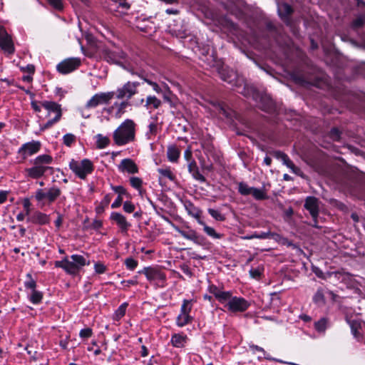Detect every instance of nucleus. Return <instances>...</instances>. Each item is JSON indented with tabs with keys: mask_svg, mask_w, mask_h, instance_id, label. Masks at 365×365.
Returning <instances> with one entry per match:
<instances>
[{
	"mask_svg": "<svg viewBox=\"0 0 365 365\" xmlns=\"http://www.w3.org/2000/svg\"><path fill=\"white\" fill-rule=\"evenodd\" d=\"M346 320L350 325L352 334L356 338L358 337V329L361 327V323L358 320L355 319L351 320L347 319Z\"/></svg>",
	"mask_w": 365,
	"mask_h": 365,
	"instance_id": "42",
	"label": "nucleus"
},
{
	"mask_svg": "<svg viewBox=\"0 0 365 365\" xmlns=\"http://www.w3.org/2000/svg\"><path fill=\"white\" fill-rule=\"evenodd\" d=\"M170 343L174 347H182V335L180 334H174L171 337Z\"/></svg>",
	"mask_w": 365,
	"mask_h": 365,
	"instance_id": "41",
	"label": "nucleus"
},
{
	"mask_svg": "<svg viewBox=\"0 0 365 365\" xmlns=\"http://www.w3.org/2000/svg\"><path fill=\"white\" fill-rule=\"evenodd\" d=\"M135 139V123L127 119L113 133V140L118 145H124Z\"/></svg>",
	"mask_w": 365,
	"mask_h": 365,
	"instance_id": "3",
	"label": "nucleus"
},
{
	"mask_svg": "<svg viewBox=\"0 0 365 365\" xmlns=\"http://www.w3.org/2000/svg\"><path fill=\"white\" fill-rule=\"evenodd\" d=\"M31 294L30 296L29 297V301L33 304H39L41 303L42 302V299H43V294L42 292H40L38 290H34V291H32L31 292Z\"/></svg>",
	"mask_w": 365,
	"mask_h": 365,
	"instance_id": "31",
	"label": "nucleus"
},
{
	"mask_svg": "<svg viewBox=\"0 0 365 365\" xmlns=\"http://www.w3.org/2000/svg\"><path fill=\"white\" fill-rule=\"evenodd\" d=\"M286 166L287 168H289L292 172L302 178H304V173L302 172V170H300L299 168L297 167L294 165V164L293 163V162L290 160L289 161H288V163H287Z\"/></svg>",
	"mask_w": 365,
	"mask_h": 365,
	"instance_id": "47",
	"label": "nucleus"
},
{
	"mask_svg": "<svg viewBox=\"0 0 365 365\" xmlns=\"http://www.w3.org/2000/svg\"><path fill=\"white\" fill-rule=\"evenodd\" d=\"M238 192L242 195H251L257 200H262L267 198V195L264 190L259 189L249 186L247 183L241 182L238 184Z\"/></svg>",
	"mask_w": 365,
	"mask_h": 365,
	"instance_id": "14",
	"label": "nucleus"
},
{
	"mask_svg": "<svg viewBox=\"0 0 365 365\" xmlns=\"http://www.w3.org/2000/svg\"><path fill=\"white\" fill-rule=\"evenodd\" d=\"M0 48L8 55L15 53L12 36L8 34L6 28L2 25H0Z\"/></svg>",
	"mask_w": 365,
	"mask_h": 365,
	"instance_id": "13",
	"label": "nucleus"
},
{
	"mask_svg": "<svg viewBox=\"0 0 365 365\" xmlns=\"http://www.w3.org/2000/svg\"><path fill=\"white\" fill-rule=\"evenodd\" d=\"M90 262L86 257L80 255H72L70 259L66 257L61 261L55 262L56 267L63 268L68 274H76L81 269L88 265Z\"/></svg>",
	"mask_w": 365,
	"mask_h": 365,
	"instance_id": "4",
	"label": "nucleus"
},
{
	"mask_svg": "<svg viewBox=\"0 0 365 365\" xmlns=\"http://www.w3.org/2000/svg\"><path fill=\"white\" fill-rule=\"evenodd\" d=\"M118 170L120 172H127L130 174H135L138 173V167L136 163L130 158L123 159L118 165Z\"/></svg>",
	"mask_w": 365,
	"mask_h": 365,
	"instance_id": "19",
	"label": "nucleus"
},
{
	"mask_svg": "<svg viewBox=\"0 0 365 365\" xmlns=\"http://www.w3.org/2000/svg\"><path fill=\"white\" fill-rule=\"evenodd\" d=\"M329 325V319L326 317H323L314 323V329L317 332L324 334Z\"/></svg>",
	"mask_w": 365,
	"mask_h": 365,
	"instance_id": "28",
	"label": "nucleus"
},
{
	"mask_svg": "<svg viewBox=\"0 0 365 365\" xmlns=\"http://www.w3.org/2000/svg\"><path fill=\"white\" fill-rule=\"evenodd\" d=\"M9 192L6 190L0 191V204H3L6 201Z\"/></svg>",
	"mask_w": 365,
	"mask_h": 365,
	"instance_id": "61",
	"label": "nucleus"
},
{
	"mask_svg": "<svg viewBox=\"0 0 365 365\" xmlns=\"http://www.w3.org/2000/svg\"><path fill=\"white\" fill-rule=\"evenodd\" d=\"M93 329L90 327L82 329L79 332V336L82 339H87L92 336Z\"/></svg>",
	"mask_w": 365,
	"mask_h": 365,
	"instance_id": "48",
	"label": "nucleus"
},
{
	"mask_svg": "<svg viewBox=\"0 0 365 365\" xmlns=\"http://www.w3.org/2000/svg\"><path fill=\"white\" fill-rule=\"evenodd\" d=\"M24 284L26 290H30L31 292L36 290L37 279H34L32 275H26Z\"/></svg>",
	"mask_w": 365,
	"mask_h": 365,
	"instance_id": "32",
	"label": "nucleus"
},
{
	"mask_svg": "<svg viewBox=\"0 0 365 365\" xmlns=\"http://www.w3.org/2000/svg\"><path fill=\"white\" fill-rule=\"evenodd\" d=\"M103 227V222L100 220H94L91 227L95 230H98Z\"/></svg>",
	"mask_w": 365,
	"mask_h": 365,
	"instance_id": "57",
	"label": "nucleus"
},
{
	"mask_svg": "<svg viewBox=\"0 0 365 365\" xmlns=\"http://www.w3.org/2000/svg\"><path fill=\"white\" fill-rule=\"evenodd\" d=\"M365 24V15H361L359 17H357L354 21H353V26L356 29L361 27Z\"/></svg>",
	"mask_w": 365,
	"mask_h": 365,
	"instance_id": "51",
	"label": "nucleus"
},
{
	"mask_svg": "<svg viewBox=\"0 0 365 365\" xmlns=\"http://www.w3.org/2000/svg\"><path fill=\"white\" fill-rule=\"evenodd\" d=\"M53 162V158L50 155L43 154L38 155L30 161L33 165L31 168L24 169V173L27 179L37 180L42 178L48 170H52L48 165Z\"/></svg>",
	"mask_w": 365,
	"mask_h": 365,
	"instance_id": "2",
	"label": "nucleus"
},
{
	"mask_svg": "<svg viewBox=\"0 0 365 365\" xmlns=\"http://www.w3.org/2000/svg\"><path fill=\"white\" fill-rule=\"evenodd\" d=\"M338 297L332 292L326 289H319L313 297L314 302L319 307L336 302Z\"/></svg>",
	"mask_w": 365,
	"mask_h": 365,
	"instance_id": "15",
	"label": "nucleus"
},
{
	"mask_svg": "<svg viewBox=\"0 0 365 365\" xmlns=\"http://www.w3.org/2000/svg\"><path fill=\"white\" fill-rule=\"evenodd\" d=\"M96 138V147L98 149L106 148L110 144V139L101 134H98Z\"/></svg>",
	"mask_w": 365,
	"mask_h": 365,
	"instance_id": "35",
	"label": "nucleus"
},
{
	"mask_svg": "<svg viewBox=\"0 0 365 365\" xmlns=\"http://www.w3.org/2000/svg\"><path fill=\"white\" fill-rule=\"evenodd\" d=\"M115 3L119 4V6L125 9L126 10L129 9L130 8V5L129 3L126 1V0H113Z\"/></svg>",
	"mask_w": 365,
	"mask_h": 365,
	"instance_id": "60",
	"label": "nucleus"
},
{
	"mask_svg": "<svg viewBox=\"0 0 365 365\" xmlns=\"http://www.w3.org/2000/svg\"><path fill=\"white\" fill-rule=\"evenodd\" d=\"M184 239H187L189 240L193 241L195 243L199 241V237L195 232L191 233L190 235H187L184 233Z\"/></svg>",
	"mask_w": 365,
	"mask_h": 365,
	"instance_id": "58",
	"label": "nucleus"
},
{
	"mask_svg": "<svg viewBox=\"0 0 365 365\" xmlns=\"http://www.w3.org/2000/svg\"><path fill=\"white\" fill-rule=\"evenodd\" d=\"M209 291L210 293L213 294L215 298L222 303L226 299V297L229 292H225L222 288L217 287L215 284H211L209 287Z\"/></svg>",
	"mask_w": 365,
	"mask_h": 365,
	"instance_id": "21",
	"label": "nucleus"
},
{
	"mask_svg": "<svg viewBox=\"0 0 365 365\" xmlns=\"http://www.w3.org/2000/svg\"><path fill=\"white\" fill-rule=\"evenodd\" d=\"M41 144L39 141L32 140L31 142L23 144L19 149L18 153L23 160H26L29 156L37 153L41 149Z\"/></svg>",
	"mask_w": 365,
	"mask_h": 365,
	"instance_id": "16",
	"label": "nucleus"
},
{
	"mask_svg": "<svg viewBox=\"0 0 365 365\" xmlns=\"http://www.w3.org/2000/svg\"><path fill=\"white\" fill-rule=\"evenodd\" d=\"M189 172L196 180L203 181L204 177L199 173L197 166L195 162H192L188 165Z\"/></svg>",
	"mask_w": 365,
	"mask_h": 365,
	"instance_id": "34",
	"label": "nucleus"
},
{
	"mask_svg": "<svg viewBox=\"0 0 365 365\" xmlns=\"http://www.w3.org/2000/svg\"><path fill=\"white\" fill-rule=\"evenodd\" d=\"M130 106V103L128 101L125 100L122 101L121 103H118L115 102L113 106L111 107V109H113L115 106L118 107V110L115 113V115L118 117H120L122 114H123L125 111V108Z\"/></svg>",
	"mask_w": 365,
	"mask_h": 365,
	"instance_id": "36",
	"label": "nucleus"
},
{
	"mask_svg": "<svg viewBox=\"0 0 365 365\" xmlns=\"http://www.w3.org/2000/svg\"><path fill=\"white\" fill-rule=\"evenodd\" d=\"M23 207L25 210V213L26 215L29 216L30 214V207H31V202L29 199L25 198L23 201Z\"/></svg>",
	"mask_w": 365,
	"mask_h": 365,
	"instance_id": "55",
	"label": "nucleus"
},
{
	"mask_svg": "<svg viewBox=\"0 0 365 365\" xmlns=\"http://www.w3.org/2000/svg\"><path fill=\"white\" fill-rule=\"evenodd\" d=\"M41 106L48 111L46 117H49L51 113H55L54 118L49 119L45 124L41 125V131H45L51 128L54 124L57 123L62 117L63 113L61 106L56 102L51 101H43L40 102Z\"/></svg>",
	"mask_w": 365,
	"mask_h": 365,
	"instance_id": "5",
	"label": "nucleus"
},
{
	"mask_svg": "<svg viewBox=\"0 0 365 365\" xmlns=\"http://www.w3.org/2000/svg\"><path fill=\"white\" fill-rule=\"evenodd\" d=\"M199 224L203 226V230L208 236L214 239L222 237V235L217 233L213 227L207 225L202 220H199Z\"/></svg>",
	"mask_w": 365,
	"mask_h": 365,
	"instance_id": "29",
	"label": "nucleus"
},
{
	"mask_svg": "<svg viewBox=\"0 0 365 365\" xmlns=\"http://www.w3.org/2000/svg\"><path fill=\"white\" fill-rule=\"evenodd\" d=\"M144 81L145 82H147L148 84H150V86H152V87L155 91L159 93L161 91L160 86H158V84L157 83L153 82V81L147 80L145 78L144 79Z\"/></svg>",
	"mask_w": 365,
	"mask_h": 365,
	"instance_id": "63",
	"label": "nucleus"
},
{
	"mask_svg": "<svg viewBox=\"0 0 365 365\" xmlns=\"http://www.w3.org/2000/svg\"><path fill=\"white\" fill-rule=\"evenodd\" d=\"M61 195V189L53 186L48 190L38 189L35 194V198L38 202H42L43 200H46L48 204H51L54 202Z\"/></svg>",
	"mask_w": 365,
	"mask_h": 365,
	"instance_id": "11",
	"label": "nucleus"
},
{
	"mask_svg": "<svg viewBox=\"0 0 365 365\" xmlns=\"http://www.w3.org/2000/svg\"><path fill=\"white\" fill-rule=\"evenodd\" d=\"M180 356L178 354H176L173 358H172V362L170 365H180Z\"/></svg>",
	"mask_w": 365,
	"mask_h": 365,
	"instance_id": "64",
	"label": "nucleus"
},
{
	"mask_svg": "<svg viewBox=\"0 0 365 365\" xmlns=\"http://www.w3.org/2000/svg\"><path fill=\"white\" fill-rule=\"evenodd\" d=\"M184 206L185 207L187 213L194 218H195L197 220V222L199 223V220H201L200 210L198 208L193 206L190 202L184 203Z\"/></svg>",
	"mask_w": 365,
	"mask_h": 365,
	"instance_id": "27",
	"label": "nucleus"
},
{
	"mask_svg": "<svg viewBox=\"0 0 365 365\" xmlns=\"http://www.w3.org/2000/svg\"><path fill=\"white\" fill-rule=\"evenodd\" d=\"M130 185L138 190L141 195V188L143 185V180L138 177H130L129 179Z\"/></svg>",
	"mask_w": 365,
	"mask_h": 365,
	"instance_id": "39",
	"label": "nucleus"
},
{
	"mask_svg": "<svg viewBox=\"0 0 365 365\" xmlns=\"http://www.w3.org/2000/svg\"><path fill=\"white\" fill-rule=\"evenodd\" d=\"M124 264L128 270L133 271L137 267L138 262L133 257H128L125 259Z\"/></svg>",
	"mask_w": 365,
	"mask_h": 365,
	"instance_id": "44",
	"label": "nucleus"
},
{
	"mask_svg": "<svg viewBox=\"0 0 365 365\" xmlns=\"http://www.w3.org/2000/svg\"><path fill=\"white\" fill-rule=\"evenodd\" d=\"M158 172L162 177L168 178L171 181H174L175 180V175L172 173L170 168L168 167L158 168Z\"/></svg>",
	"mask_w": 365,
	"mask_h": 365,
	"instance_id": "37",
	"label": "nucleus"
},
{
	"mask_svg": "<svg viewBox=\"0 0 365 365\" xmlns=\"http://www.w3.org/2000/svg\"><path fill=\"white\" fill-rule=\"evenodd\" d=\"M94 268L96 274H103L106 271V267L101 262L95 263Z\"/></svg>",
	"mask_w": 365,
	"mask_h": 365,
	"instance_id": "52",
	"label": "nucleus"
},
{
	"mask_svg": "<svg viewBox=\"0 0 365 365\" xmlns=\"http://www.w3.org/2000/svg\"><path fill=\"white\" fill-rule=\"evenodd\" d=\"M212 111L219 115L220 116H224L229 118L230 116V112L226 109L225 106L219 102L212 103Z\"/></svg>",
	"mask_w": 365,
	"mask_h": 365,
	"instance_id": "25",
	"label": "nucleus"
},
{
	"mask_svg": "<svg viewBox=\"0 0 365 365\" xmlns=\"http://www.w3.org/2000/svg\"><path fill=\"white\" fill-rule=\"evenodd\" d=\"M140 83L138 81H128L122 87L118 88L115 95L118 99L130 100L138 93V88Z\"/></svg>",
	"mask_w": 365,
	"mask_h": 365,
	"instance_id": "8",
	"label": "nucleus"
},
{
	"mask_svg": "<svg viewBox=\"0 0 365 365\" xmlns=\"http://www.w3.org/2000/svg\"><path fill=\"white\" fill-rule=\"evenodd\" d=\"M128 307V302H123V304H121L118 307V308L115 310L113 319L116 321H118L120 319H122L125 315V312H126V309H127Z\"/></svg>",
	"mask_w": 365,
	"mask_h": 365,
	"instance_id": "33",
	"label": "nucleus"
},
{
	"mask_svg": "<svg viewBox=\"0 0 365 365\" xmlns=\"http://www.w3.org/2000/svg\"><path fill=\"white\" fill-rule=\"evenodd\" d=\"M25 349H26V351L27 354H28L29 355H30V356H31V361H36L38 359V358H37V356H36V354H37V351H33L32 350H31V349H29V346H27L25 348Z\"/></svg>",
	"mask_w": 365,
	"mask_h": 365,
	"instance_id": "59",
	"label": "nucleus"
},
{
	"mask_svg": "<svg viewBox=\"0 0 365 365\" xmlns=\"http://www.w3.org/2000/svg\"><path fill=\"white\" fill-rule=\"evenodd\" d=\"M286 166L287 168H289L292 172L302 178H304V173L302 172V170H300L299 168L297 167L294 165V164L293 163V162L290 160L289 161H288V163H287Z\"/></svg>",
	"mask_w": 365,
	"mask_h": 365,
	"instance_id": "46",
	"label": "nucleus"
},
{
	"mask_svg": "<svg viewBox=\"0 0 365 365\" xmlns=\"http://www.w3.org/2000/svg\"><path fill=\"white\" fill-rule=\"evenodd\" d=\"M110 188L112 190H113L116 194H118V196L125 195L127 197H130V195L127 192L126 189L122 186V185H113V184H110Z\"/></svg>",
	"mask_w": 365,
	"mask_h": 365,
	"instance_id": "40",
	"label": "nucleus"
},
{
	"mask_svg": "<svg viewBox=\"0 0 365 365\" xmlns=\"http://www.w3.org/2000/svg\"><path fill=\"white\" fill-rule=\"evenodd\" d=\"M145 277L151 284L161 287H164L166 279L165 275H145Z\"/></svg>",
	"mask_w": 365,
	"mask_h": 365,
	"instance_id": "26",
	"label": "nucleus"
},
{
	"mask_svg": "<svg viewBox=\"0 0 365 365\" xmlns=\"http://www.w3.org/2000/svg\"><path fill=\"white\" fill-rule=\"evenodd\" d=\"M120 284L123 285V288L136 285L138 284L137 277L135 276V277H133V279H131L121 280Z\"/></svg>",
	"mask_w": 365,
	"mask_h": 365,
	"instance_id": "50",
	"label": "nucleus"
},
{
	"mask_svg": "<svg viewBox=\"0 0 365 365\" xmlns=\"http://www.w3.org/2000/svg\"><path fill=\"white\" fill-rule=\"evenodd\" d=\"M81 65V60L80 58H68L57 64L56 70L59 73L66 75L77 70Z\"/></svg>",
	"mask_w": 365,
	"mask_h": 365,
	"instance_id": "10",
	"label": "nucleus"
},
{
	"mask_svg": "<svg viewBox=\"0 0 365 365\" xmlns=\"http://www.w3.org/2000/svg\"><path fill=\"white\" fill-rule=\"evenodd\" d=\"M103 58L109 63L120 65L126 58V53L120 48L112 50L108 48L102 50Z\"/></svg>",
	"mask_w": 365,
	"mask_h": 365,
	"instance_id": "12",
	"label": "nucleus"
},
{
	"mask_svg": "<svg viewBox=\"0 0 365 365\" xmlns=\"http://www.w3.org/2000/svg\"><path fill=\"white\" fill-rule=\"evenodd\" d=\"M39 103H40V102L38 103L36 101H32L31 102V106L35 112H37V113L41 112V106L38 105Z\"/></svg>",
	"mask_w": 365,
	"mask_h": 365,
	"instance_id": "62",
	"label": "nucleus"
},
{
	"mask_svg": "<svg viewBox=\"0 0 365 365\" xmlns=\"http://www.w3.org/2000/svg\"><path fill=\"white\" fill-rule=\"evenodd\" d=\"M63 144L71 147L76 140V137L72 133H66L63 137Z\"/></svg>",
	"mask_w": 365,
	"mask_h": 365,
	"instance_id": "43",
	"label": "nucleus"
},
{
	"mask_svg": "<svg viewBox=\"0 0 365 365\" xmlns=\"http://www.w3.org/2000/svg\"><path fill=\"white\" fill-rule=\"evenodd\" d=\"M47 3L56 11H62L64 9L63 0H46Z\"/></svg>",
	"mask_w": 365,
	"mask_h": 365,
	"instance_id": "38",
	"label": "nucleus"
},
{
	"mask_svg": "<svg viewBox=\"0 0 365 365\" xmlns=\"http://www.w3.org/2000/svg\"><path fill=\"white\" fill-rule=\"evenodd\" d=\"M180 156V150L175 145L168 146L167 157L170 162H176Z\"/></svg>",
	"mask_w": 365,
	"mask_h": 365,
	"instance_id": "24",
	"label": "nucleus"
},
{
	"mask_svg": "<svg viewBox=\"0 0 365 365\" xmlns=\"http://www.w3.org/2000/svg\"><path fill=\"white\" fill-rule=\"evenodd\" d=\"M226 299L221 304H224L225 307L229 311L237 312H244L250 306V304L244 298L233 297L231 292H228Z\"/></svg>",
	"mask_w": 365,
	"mask_h": 365,
	"instance_id": "7",
	"label": "nucleus"
},
{
	"mask_svg": "<svg viewBox=\"0 0 365 365\" xmlns=\"http://www.w3.org/2000/svg\"><path fill=\"white\" fill-rule=\"evenodd\" d=\"M68 165L70 170L81 180H85L95 169L93 162L88 158H84L81 161L72 159Z\"/></svg>",
	"mask_w": 365,
	"mask_h": 365,
	"instance_id": "6",
	"label": "nucleus"
},
{
	"mask_svg": "<svg viewBox=\"0 0 365 365\" xmlns=\"http://www.w3.org/2000/svg\"><path fill=\"white\" fill-rule=\"evenodd\" d=\"M26 221L35 225H44L49 223L50 217L48 215L40 211H35L32 215L27 217Z\"/></svg>",
	"mask_w": 365,
	"mask_h": 365,
	"instance_id": "18",
	"label": "nucleus"
},
{
	"mask_svg": "<svg viewBox=\"0 0 365 365\" xmlns=\"http://www.w3.org/2000/svg\"><path fill=\"white\" fill-rule=\"evenodd\" d=\"M115 96L114 91L106 93H98L91 97L86 103L85 107L87 109L95 108L100 105H107L113 98Z\"/></svg>",
	"mask_w": 365,
	"mask_h": 365,
	"instance_id": "9",
	"label": "nucleus"
},
{
	"mask_svg": "<svg viewBox=\"0 0 365 365\" xmlns=\"http://www.w3.org/2000/svg\"><path fill=\"white\" fill-rule=\"evenodd\" d=\"M277 10L279 16L286 22L288 21V16L292 13V7L286 4H278Z\"/></svg>",
	"mask_w": 365,
	"mask_h": 365,
	"instance_id": "22",
	"label": "nucleus"
},
{
	"mask_svg": "<svg viewBox=\"0 0 365 365\" xmlns=\"http://www.w3.org/2000/svg\"><path fill=\"white\" fill-rule=\"evenodd\" d=\"M208 212L215 220L217 221H224L225 220V215L217 210L210 208L208 209Z\"/></svg>",
	"mask_w": 365,
	"mask_h": 365,
	"instance_id": "45",
	"label": "nucleus"
},
{
	"mask_svg": "<svg viewBox=\"0 0 365 365\" xmlns=\"http://www.w3.org/2000/svg\"><path fill=\"white\" fill-rule=\"evenodd\" d=\"M161 105V101L155 96H148L146 99L145 106L148 109L150 108L157 109Z\"/></svg>",
	"mask_w": 365,
	"mask_h": 365,
	"instance_id": "30",
	"label": "nucleus"
},
{
	"mask_svg": "<svg viewBox=\"0 0 365 365\" xmlns=\"http://www.w3.org/2000/svg\"><path fill=\"white\" fill-rule=\"evenodd\" d=\"M20 70L23 72L28 73L31 75H34L36 71L35 66L33 64H28L25 67H21Z\"/></svg>",
	"mask_w": 365,
	"mask_h": 365,
	"instance_id": "53",
	"label": "nucleus"
},
{
	"mask_svg": "<svg viewBox=\"0 0 365 365\" xmlns=\"http://www.w3.org/2000/svg\"><path fill=\"white\" fill-rule=\"evenodd\" d=\"M110 219L116 223L122 233H127L131 226L130 223L127 221L125 217L120 212H113L110 214Z\"/></svg>",
	"mask_w": 365,
	"mask_h": 365,
	"instance_id": "17",
	"label": "nucleus"
},
{
	"mask_svg": "<svg viewBox=\"0 0 365 365\" xmlns=\"http://www.w3.org/2000/svg\"><path fill=\"white\" fill-rule=\"evenodd\" d=\"M219 74L222 81L237 87V92L242 93L243 96L250 97L256 102H258L259 99L264 100L266 98L265 97L260 96L259 93L251 86H245L242 88L240 86L242 83V80L237 78V73L232 70L222 68L219 71Z\"/></svg>",
	"mask_w": 365,
	"mask_h": 365,
	"instance_id": "1",
	"label": "nucleus"
},
{
	"mask_svg": "<svg viewBox=\"0 0 365 365\" xmlns=\"http://www.w3.org/2000/svg\"><path fill=\"white\" fill-rule=\"evenodd\" d=\"M113 197V194H106L101 202L96 207V212L100 215L105 212L106 207H108Z\"/></svg>",
	"mask_w": 365,
	"mask_h": 365,
	"instance_id": "23",
	"label": "nucleus"
},
{
	"mask_svg": "<svg viewBox=\"0 0 365 365\" xmlns=\"http://www.w3.org/2000/svg\"><path fill=\"white\" fill-rule=\"evenodd\" d=\"M304 207L309 212L312 217L315 219L319 214V200L314 197H307Z\"/></svg>",
	"mask_w": 365,
	"mask_h": 365,
	"instance_id": "20",
	"label": "nucleus"
},
{
	"mask_svg": "<svg viewBox=\"0 0 365 365\" xmlns=\"http://www.w3.org/2000/svg\"><path fill=\"white\" fill-rule=\"evenodd\" d=\"M123 197L118 196L116 197V199L115 200V201L111 204V208L115 209V208L120 207V205L123 203Z\"/></svg>",
	"mask_w": 365,
	"mask_h": 365,
	"instance_id": "56",
	"label": "nucleus"
},
{
	"mask_svg": "<svg viewBox=\"0 0 365 365\" xmlns=\"http://www.w3.org/2000/svg\"><path fill=\"white\" fill-rule=\"evenodd\" d=\"M123 210L127 213H132L135 211V206L131 201H125L123 203Z\"/></svg>",
	"mask_w": 365,
	"mask_h": 365,
	"instance_id": "49",
	"label": "nucleus"
},
{
	"mask_svg": "<svg viewBox=\"0 0 365 365\" xmlns=\"http://www.w3.org/2000/svg\"><path fill=\"white\" fill-rule=\"evenodd\" d=\"M149 131L147 135L150 134L152 135H155L158 133V124L157 123L152 122L148 125Z\"/></svg>",
	"mask_w": 365,
	"mask_h": 365,
	"instance_id": "54",
	"label": "nucleus"
}]
</instances>
